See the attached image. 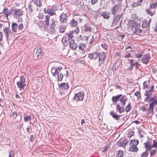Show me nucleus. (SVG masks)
<instances>
[{
    "mask_svg": "<svg viewBox=\"0 0 157 157\" xmlns=\"http://www.w3.org/2000/svg\"><path fill=\"white\" fill-rule=\"evenodd\" d=\"M24 27V26L22 23L21 24L18 26V30H22Z\"/></svg>",
    "mask_w": 157,
    "mask_h": 157,
    "instance_id": "nucleus-49",
    "label": "nucleus"
},
{
    "mask_svg": "<svg viewBox=\"0 0 157 157\" xmlns=\"http://www.w3.org/2000/svg\"><path fill=\"white\" fill-rule=\"evenodd\" d=\"M134 64H131L130 67H129V69L130 71H131L133 68L134 66Z\"/></svg>",
    "mask_w": 157,
    "mask_h": 157,
    "instance_id": "nucleus-61",
    "label": "nucleus"
},
{
    "mask_svg": "<svg viewBox=\"0 0 157 157\" xmlns=\"http://www.w3.org/2000/svg\"><path fill=\"white\" fill-rule=\"evenodd\" d=\"M138 98L140 97V93L138 91L136 92L134 94Z\"/></svg>",
    "mask_w": 157,
    "mask_h": 157,
    "instance_id": "nucleus-54",
    "label": "nucleus"
},
{
    "mask_svg": "<svg viewBox=\"0 0 157 157\" xmlns=\"http://www.w3.org/2000/svg\"><path fill=\"white\" fill-rule=\"evenodd\" d=\"M39 18L40 19H42L44 17V15L40 13L38 15Z\"/></svg>",
    "mask_w": 157,
    "mask_h": 157,
    "instance_id": "nucleus-58",
    "label": "nucleus"
},
{
    "mask_svg": "<svg viewBox=\"0 0 157 157\" xmlns=\"http://www.w3.org/2000/svg\"><path fill=\"white\" fill-rule=\"evenodd\" d=\"M150 58V56L149 54H145L142 56L141 61L144 64H146L148 63Z\"/></svg>",
    "mask_w": 157,
    "mask_h": 157,
    "instance_id": "nucleus-9",
    "label": "nucleus"
},
{
    "mask_svg": "<svg viewBox=\"0 0 157 157\" xmlns=\"http://www.w3.org/2000/svg\"><path fill=\"white\" fill-rule=\"evenodd\" d=\"M59 87L62 89H67L69 87V85L67 83H62L59 85Z\"/></svg>",
    "mask_w": 157,
    "mask_h": 157,
    "instance_id": "nucleus-24",
    "label": "nucleus"
},
{
    "mask_svg": "<svg viewBox=\"0 0 157 157\" xmlns=\"http://www.w3.org/2000/svg\"><path fill=\"white\" fill-rule=\"evenodd\" d=\"M106 55L105 53L103 52L99 54V60L101 62V63H103L104 60L105 58Z\"/></svg>",
    "mask_w": 157,
    "mask_h": 157,
    "instance_id": "nucleus-27",
    "label": "nucleus"
},
{
    "mask_svg": "<svg viewBox=\"0 0 157 157\" xmlns=\"http://www.w3.org/2000/svg\"><path fill=\"white\" fill-rule=\"evenodd\" d=\"M151 21V20H149L148 21L146 19L144 20L143 21V22L142 25V27L143 28H145L149 26L150 25Z\"/></svg>",
    "mask_w": 157,
    "mask_h": 157,
    "instance_id": "nucleus-22",
    "label": "nucleus"
},
{
    "mask_svg": "<svg viewBox=\"0 0 157 157\" xmlns=\"http://www.w3.org/2000/svg\"><path fill=\"white\" fill-rule=\"evenodd\" d=\"M157 6V2L153 4H150V7L151 8L155 9H155H156Z\"/></svg>",
    "mask_w": 157,
    "mask_h": 157,
    "instance_id": "nucleus-42",
    "label": "nucleus"
},
{
    "mask_svg": "<svg viewBox=\"0 0 157 157\" xmlns=\"http://www.w3.org/2000/svg\"><path fill=\"white\" fill-rule=\"evenodd\" d=\"M126 50L127 52L131 51L132 50V48L131 46H129L126 48Z\"/></svg>",
    "mask_w": 157,
    "mask_h": 157,
    "instance_id": "nucleus-57",
    "label": "nucleus"
},
{
    "mask_svg": "<svg viewBox=\"0 0 157 157\" xmlns=\"http://www.w3.org/2000/svg\"><path fill=\"white\" fill-rule=\"evenodd\" d=\"M62 69V67H58L56 69H52V72L53 75L55 76L57 75L58 80L59 81H61L63 78V75L60 73V71Z\"/></svg>",
    "mask_w": 157,
    "mask_h": 157,
    "instance_id": "nucleus-3",
    "label": "nucleus"
},
{
    "mask_svg": "<svg viewBox=\"0 0 157 157\" xmlns=\"http://www.w3.org/2000/svg\"><path fill=\"white\" fill-rule=\"evenodd\" d=\"M94 57V59H96L99 57V54L97 53H93Z\"/></svg>",
    "mask_w": 157,
    "mask_h": 157,
    "instance_id": "nucleus-50",
    "label": "nucleus"
},
{
    "mask_svg": "<svg viewBox=\"0 0 157 157\" xmlns=\"http://www.w3.org/2000/svg\"><path fill=\"white\" fill-rule=\"evenodd\" d=\"M5 36H6L7 40H8L9 34L11 32L10 30L6 27L3 29Z\"/></svg>",
    "mask_w": 157,
    "mask_h": 157,
    "instance_id": "nucleus-20",
    "label": "nucleus"
},
{
    "mask_svg": "<svg viewBox=\"0 0 157 157\" xmlns=\"http://www.w3.org/2000/svg\"><path fill=\"white\" fill-rule=\"evenodd\" d=\"M101 47L102 48L105 49V50H106L107 48V45L104 43H103L101 44Z\"/></svg>",
    "mask_w": 157,
    "mask_h": 157,
    "instance_id": "nucleus-48",
    "label": "nucleus"
},
{
    "mask_svg": "<svg viewBox=\"0 0 157 157\" xmlns=\"http://www.w3.org/2000/svg\"><path fill=\"white\" fill-rule=\"evenodd\" d=\"M152 141V147H155L156 149L157 148V141L155 140H153Z\"/></svg>",
    "mask_w": 157,
    "mask_h": 157,
    "instance_id": "nucleus-43",
    "label": "nucleus"
},
{
    "mask_svg": "<svg viewBox=\"0 0 157 157\" xmlns=\"http://www.w3.org/2000/svg\"><path fill=\"white\" fill-rule=\"evenodd\" d=\"M28 8L29 11L32 12L34 11L35 9H37V7L34 5L30 4L29 5Z\"/></svg>",
    "mask_w": 157,
    "mask_h": 157,
    "instance_id": "nucleus-29",
    "label": "nucleus"
},
{
    "mask_svg": "<svg viewBox=\"0 0 157 157\" xmlns=\"http://www.w3.org/2000/svg\"><path fill=\"white\" fill-rule=\"evenodd\" d=\"M110 13L106 11L103 12L101 13V16L104 19H109L110 18Z\"/></svg>",
    "mask_w": 157,
    "mask_h": 157,
    "instance_id": "nucleus-16",
    "label": "nucleus"
},
{
    "mask_svg": "<svg viewBox=\"0 0 157 157\" xmlns=\"http://www.w3.org/2000/svg\"><path fill=\"white\" fill-rule=\"evenodd\" d=\"M3 12L4 14L6 16V18H7L8 16L11 13V11L8 10L7 8L4 9L3 10Z\"/></svg>",
    "mask_w": 157,
    "mask_h": 157,
    "instance_id": "nucleus-30",
    "label": "nucleus"
},
{
    "mask_svg": "<svg viewBox=\"0 0 157 157\" xmlns=\"http://www.w3.org/2000/svg\"><path fill=\"white\" fill-rule=\"evenodd\" d=\"M67 26V24H62L59 28V32L60 33H63L66 30Z\"/></svg>",
    "mask_w": 157,
    "mask_h": 157,
    "instance_id": "nucleus-21",
    "label": "nucleus"
},
{
    "mask_svg": "<svg viewBox=\"0 0 157 157\" xmlns=\"http://www.w3.org/2000/svg\"><path fill=\"white\" fill-rule=\"evenodd\" d=\"M111 11L112 14L114 15L118 14V6L117 5H115L113 7Z\"/></svg>",
    "mask_w": 157,
    "mask_h": 157,
    "instance_id": "nucleus-17",
    "label": "nucleus"
},
{
    "mask_svg": "<svg viewBox=\"0 0 157 157\" xmlns=\"http://www.w3.org/2000/svg\"><path fill=\"white\" fill-rule=\"evenodd\" d=\"M45 21H40L38 23V25L40 27H44L45 25Z\"/></svg>",
    "mask_w": 157,
    "mask_h": 157,
    "instance_id": "nucleus-39",
    "label": "nucleus"
},
{
    "mask_svg": "<svg viewBox=\"0 0 157 157\" xmlns=\"http://www.w3.org/2000/svg\"><path fill=\"white\" fill-rule=\"evenodd\" d=\"M32 131V129L30 127L29 128L28 127L27 128V131L28 132H30Z\"/></svg>",
    "mask_w": 157,
    "mask_h": 157,
    "instance_id": "nucleus-62",
    "label": "nucleus"
},
{
    "mask_svg": "<svg viewBox=\"0 0 157 157\" xmlns=\"http://www.w3.org/2000/svg\"><path fill=\"white\" fill-rule=\"evenodd\" d=\"M91 3L92 4H94L97 3L98 0H91Z\"/></svg>",
    "mask_w": 157,
    "mask_h": 157,
    "instance_id": "nucleus-59",
    "label": "nucleus"
},
{
    "mask_svg": "<svg viewBox=\"0 0 157 157\" xmlns=\"http://www.w3.org/2000/svg\"><path fill=\"white\" fill-rule=\"evenodd\" d=\"M127 100V98L125 96H121L119 100V103L116 105V109L119 112V113L121 114L124 111V105L126 101Z\"/></svg>",
    "mask_w": 157,
    "mask_h": 157,
    "instance_id": "nucleus-1",
    "label": "nucleus"
},
{
    "mask_svg": "<svg viewBox=\"0 0 157 157\" xmlns=\"http://www.w3.org/2000/svg\"><path fill=\"white\" fill-rule=\"evenodd\" d=\"M152 140H147L146 143H144L145 147L147 150H150L152 147Z\"/></svg>",
    "mask_w": 157,
    "mask_h": 157,
    "instance_id": "nucleus-11",
    "label": "nucleus"
},
{
    "mask_svg": "<svg viewBox=\"0 0 157 157\" xmlns=\"http://www.w3.org/2000/svg\"><path fill=\"white\" fill-rule=\"evenodd\" d=\"M73 31H74V33L75 32V33L76 34L79 33L80 31V29L79 28L77 27Z\"/></svg>",
    "mask_w": 157,
    "mask_h": 157,
    "instance_id": "nucleus-52",
    "label": "nucleus"
},
{
    "mask_svg": "<svg viewBox=\"0 0 157 157\" xmlns=\"http://www.w3.org/2000/svg\"><path fill=\"white\" fill-rule=\"evenodd\" d=\"M131 109V107L130 106V104L129 103L125 107V111L127 112H129Z\"/></svg>",
    "mask_w": 157,
    "mask_h": 157,
    "instance_id": "nucleus-44",
    "label": "nucleus"
},
{
    "mask_svg": "<svg viewBox=\"0 0 157 157\" xmlns=\"http://www.w3.org/2000/svg\"><path fill=\"white\" fill-rule=\"evenodd\" d=\"M140 27L139 26H138L137 27L135 28L134 33L138 35H140L142 32V30L139 29V28H140Z\"/></svg>",
    "mask_w": 157,
    "mask_h": 157,
    "instance_id": "nucleus-33",
    "label": "nucleus"
},
{
    "mask_svg": "<svg viewBox=\"0 0 157 157\" xmlns=\"http://www.w3.org/2000/svg\"><path fill=\"white\" fill-rule=\"evenodd\" d=\"M94 37L93 36H91V38L90 39V44H93L94 41Z\"/></svg>",
    "mask_w": 157,
    "mask_h": 157,
    "instance_id": "nucleus-53",
    "label": "nucleus"
},
{
    "mask_svg": "<svg viewBox=\"0 0 157 157\" xmlns=\"http://www.w3.org/2000/svg\"><path fill=\"white\" fill-rule=\"evenodd\" d=\"M77 21L74 19L71 20L70 23L71 25L73 27H76L77 25Z\"/></svg>",
    "mask_w": 157,
    "mask_h": 157,
    "instance_id": "nucleus-34",
    "label": "nucleus"
},
{
    "mask_svg": "<svg viewBox=\"0 0 157 157\" xmlns=\"http://www.w3.org/2000/svg\"><path fill=\"white\" fill-rule=\"evenodd\" d=\"M33 2L36 5V6L40 7L42 5V3L40 0H33Z\"/></svg>",
    "mask_w": 157,
    "mask_h": 157,
    "instance_id": "nucleus-31",
    "label": "nucleus"
},
{
    "mask_svg": "<svg viewBox=\"0 0 157 157\" xmlns=\"http://www.w3.org/2000/svg\"><path fill=\"white\" fill-rule=\"evenodd\" d=\"M86 46L85 44L82 43H80L79 45L78 48L80 50L83 52L85 51L86 49Z\"/></svg>",
    "mask_w": 157,
    "mask_h": 157,
    "instance_id": "nucleus-26",
    "label": "nucleus"
},
{
    "mask_svg": "<svg viewBox=\"0 0 157 157\" xmlns=\"http://www.w3.org/2000/svg\"><path fill=\"white\" fill-rule=\"evenodd\" d=\"M148 155V153L146 151L143 153L141 154L140 157H147Z\"/></svg>",
    "mask_w": 157,
    "mask_h": 157,
    "instance_id": "nucleus-47",
    "label": "nucleus"
},
{
    "mask_svg": "<svg viewBox=\"0 0 157 157\" xmlns=\"http://www.w3.org/2000/svg\"><path fill=\"white\" fill-rule=\"evenodd\" d=\"M154 86H150L148 88V89L145 90V95L146 96H150V95L151 94L153 91V87Z\"/></svg>",
    "mask_w": 157,
    "mask_h": 157,
    "instance_id": "nucleus-14",
    "label": "nucleus"
},
{
    "mask_svg": "<svg viewBox=\"0 0 157 157\" xmlns=\"http://www.w3.org/2000/svg\"><path fill=\"white\" fill-rule=\"evenodd\" d=\"M115 86L116 89H119L121 88L120 86L118 84H115Z\"/></svg>",
    "mask_w": 157,
    "mask_h": 157,
    "instance_id": "nucleus-64",
    "label": "nucleus"
},
{
    "mask_svg": "<svg viewBox=\"0 0 157 157\" xmlns=\"http://www.w3.org/2000/svg\"><path fill=\"white\" fill-rule=\"evenodd\" d=\"M157 104V100H155L153 102H151L150 103L149 107L148 109H146L147 111V114L148 115L151 114H153L154 112V107L156 106Z\"/></svg>",
    "mask_w": 157,
    "mask_h": 157,
    "instance_id": "nucleus-7",
    "label": "nucleus"
},
{
    "mask_svg": "<svg viewBox=\"0 0 157 157\" xmlns=\"http://www.w3.org/2000/svg\"><path fill=\"white\" fill-rule=\"evenodd\" d=\"M74 31H70L66 34V36L64 37L62 39V41H64L65 43H66L68 40H74L73 39L74 37L73 35Z\"/></svg>",
    "mask_w": 157,
    "mask_h": 157,
    "instance_id": "nucleus-6",
    "label": "nucleus"
},
{
    "mask_svg": "<svg viewBox=\"0 0 157 157\" xmlns=\"http://www.w3.org/2000/svg\"><path fill=\"white\" fill-rule=\"evenodd\" d=\"M18 25L16 23L13 22L11 25L12 30L14 32H17L18 30Z\"/></svg>",
    "mask_w": 157,
    "mask_h": 157,
    "instance_id": "nucleus-25",
    "label": "nucleus"
},
{
    "mask_svg": "<svg viewBox=\"0 0 157 157\" xmlns=\"http://www.w3.org/2000/svg\"><path fill=\"white\" fill-rule=\"evenodd\" d=\"M15 155V152L11 150L9 152V157H14Z\"/></svg>",
    "mask_w": 157,
    "mask_h": 157,
    "instance_id": "nucleus-45",
    "label": "nucleus"
},
{
    "mask_svg": "<svg viewBox=\"0 0 157 157\" xmlns=\"http://www.w3.org/2000/svg\"><path fill=\"white\" fill-rule=\"evenodd\" d=\"M23 11H22L21 10L19 9L15 10V14L18 16H21L23 14Z\"/></svg>",
    "mask_w": 157,
    "mask_h": 157,
    "instance_id": "nucleus-36",
    "label": "nucleus"
},
{
    "mask_svg": "<svg viewBox=\"0 0 157 157\" xmlns=\"http://www.w3.org/2000/svg\"><path fill=\"white\" fill-rule=\"evenodd\" d=\"M109 113L110 115L112 116L113 118L116 120H119L120 117L121 116V115H117L116 114V113H114L113 111H111Z\"/></svg>",
    "mask_w": 157,
    "mask_h": 157,
    "instance_id": "nucleus-18",
    "label": "nucleus"
},
{
    "mask_svg": "<svg viewBox=\"0 0 157 157\" xmlns=\"http://www.w3.org/2000/svg\"><path fill=\"white\" fill-rule=\"evenodd\" d=\"M129 25L132 27L134 28H136L138 27V26L140 27V25L135 22L133 20L130 21L129 23Z\"/></svg>",
    "mask_w": 157,
    "mask_h": 157,
    "instance_id": "nucleus-23",
    "label": "nucleus"
},
{
    "mask_svg": "<svg viewBox=\"0 0 157 157\" xmlns=\"http://www.w3.org/2000/svg\"><path fill=\"white\" fill-rule=\"evenodd\" d=\"M67 19V15L65 13H62L59 16V20L61 22V24H66Z\"/></svg>",
    "mask_w": 157,
    "mask_h": 157,
    "instance_id": "nucleus-10",
    "label": "nucleus"
},
{
    "mask_svg": "<svg viewBox=\"0 0 157 157\" xmlns=\"http://www.w3.org/2000/svg\"><path fill=\"white\" fill-rule=\"evenodd\" d=\"M84 31L86 32H90L91 31V29L89 26L87 25L84 26Z\"/></svg>",
    "mask_w": 157,
    "mask_h": 157,
    "instance_id": "nucleus-35",
    "label": "nucleus"
},
{
    "mask_svg": "<svg viewBox=\"0 0 157 157\" xmlns=\"http://www.w3.org/2000/svg\"><path fill=\"white\" fill-rule=\"evenodd\" d=\"M84 94L83 92H79L75 94L73 98V99L76 101H82L83 99Z\"/></svg>",
    "mask_w": 157,
    "mask_h": 157,
    "instance_id": "nucleus-8",
    "label": "nucleus"
},
{
    "mask_svg": "<svg viewBox=\"0 0 157 157\" xmlns=\"http://www.w3.org/2000/svg\"><path fill=\"white\" fill-rule=\"evenodd\" d=\"M142 53L141 52H138L135 54V56L137 58H140L142 57Z\"/></svg>",
    "mask_w": 157,
    "mask_h": 157,
    "instance_id": "nucleus-41",
    "label": "nucleus"
},
{
    "mask_svg": "<svg viewBox=\"0 0 157 157\" xmlns=\"http://www.w3.org/2000/svg\"><path fill=\"white\" fill-rule=\"evenodd\" d=\"M131 54L130 53H128L124 56V58H129L131 57Z\"/></svg>",
    "mask_w": 157,
    "mask_h": 157,
    "instance_id": "nucleus-63",
    "label": "nucleus"
},
{
    "mask_svg": "<svg viewBox=\"0 0 157 157\" xmlns=\"http://www.w3.org/2000/svg\"><path fill=\"white\" fill-rule=\"evenodd\" d=\"M36 54L38 57L39 56H42V49L41 48H39L37 49Z\"/></svg>",
    "mask_w": 157,
    "mask_h": 157,
    "instance_id": "nucleus-37",
    "label": "nucleus"
},
{
    "mask_svg": "<svg viewBox=\"0 0 157 157\" xmlns=\"http://www.w3.org/2000/svg\"><path fill=\"white\" fill-rule=\"evenodd\" d=\"M88 56L90 59H92L94 57L93 53H89Z\"/></svg>",
    "mask_w": 157,
    "mask_h": 157,
    "instance_id": "nucleus-56",
    "label": "nucleus"
},
{
    "mask_svg": "<svg viewBox=\"0 0 157 157\" xmlns=\"http://www.w3.org/2000/svg\"><path fill=\"white\" fill-rule=\"evenodd\" d=\"M155 10L153 9L151 7L146 10V12L147 13L151 16H153L155 14Z\"/></svg>",
    "mask_w": 157,
    "mask_h": 157,
    "instance_id": "nucleus-19",
    "label": "nucleus"
},
{
    "mask_svg": "<svg viewBox=\"0 0 157 157\" xmlns=\"http://www.w3.org/2000/svg\"><path fill=\"white\" fill-rule=\"evenodd\" d=\"M85 120L83 119H82L81 121V124L82 125H83L84 126L85 125Z\"/></svg>",
    "mask_w": 157,
    "mask_h": 157,
    "instance_id": "nucleus-60",
    "label": "nucleus"
},
{
    "mask_svg": "<svg viewBox=\"0 0 157 157\" xmlns=\"http://www.w3.org/2000/svg\"><path fill=\"white\" fill-rule=\"evenodd\" d=\"M44 11L45 12H47V13L50 15V16L56 14L55 10L53 9H48L46 10H45V9H44Z\"/></svg>",
    "mask_w": 157,
    "mask_h": 157,
    "instance_id": "nucleus-15",
    "label": "nucleus"
},
{
    "mask_svg": "<svg viewBox=\"0 0 157 157\" xmlns=\"http://www.w3.org/2000/svg\"><path fill=\"white\" fill-rule=\"evenodd\" d=\"M155 98L154 97H151L150 96H147L145 98L144 101H148V102H153L156 100H154Z\"/></svg>",
    "mask_w": 157,
    "mask_h": 157,
    "instance_id": "nucleus-32",
    "label": "nucleus"
},
{
    "mask_svg": "<svg viewBox=\"0 0 157 157\" xmlns=\"http://www.w3.org/2000/svg\"><path fill=\"white\" fill-rule=\"evenodd\" d=\"M122 96L121 95H117L115 97H113L112 99V100L114 104H116V102L119 100L120 97Z\"/></svg>",
    "mask_w": 157,
    "mask_h": 157,
    "instance_id": "nucleus-28",
    "label": "nucleus"
},
{
    "mask_svg": "<svg viewBox=\"0 0 157 157\" xmlns=\"http://www.w3.org/2000/svg\"><path fill=\"white\" fill-rule=\"evenodd\" d=\"M10 118L13 120H17L18 121L19 120H21V115L20 116V117L18 118V115L17 113L15 112L13 113L10 116Z\"/></svg>",
    "mask_w": 157,
    "mask_h": 157,
    "instance_id": "nucleus-12",
    "label": "nucleus"
},
{
    "mask_svg": "<svg viewBox=\"0 0 157 157\" xmlns=\"http://www.w3.org/2000/svg\"><path fill=\"white\" fill-rule=\"evenodd\" d=\"M24 121L25 122H27L31 120V116H25L24 117Z\"/></svg>",
    "mask_w": 157,
    "mask_h": 157,
    "instance_id": "nucleus-40",
    "label": "nucleus"
},
{
    "mask_svg": "<svg viewBox=\"0 0 157 157\" xmlns=\"http://www.w3.org/2000/svg\"><path fill=\"white\" fill-rule=\"evenodd\" d=\"M46 25L48 27L50 26L49 29H51L52 32H54L55 31V29L56 26V21L53 19H52L51 20L50 22V16L47 15L45 17V20Z\"/></svg>",
    "mask_w": 157,
    "mask_h": 157,
    "instance_id": "nucleus-2",
    "label": "nucleus"
},
{
    "mask_svg": "<svg viewBox=\"0 0 157 157\" xmlns=\"http://www.w3.org/2000/svg\"><path fill=\"white\" fill-rule=\"evenodd\" d=\"M69 44L70 48L73 50L76 49L77 45L76 44L74 40H71L69 41Z\"/></svg>",
    "mask_w": 157,
    "mask_h": 157,
    "instance_id": "nucleus-13",
    "label": "nucleus"
},
{
    "mask_svg": "<svg viewBox=\"0 0 157 157\" xmlns=\"http://www.w3.org/2000/svg\"><path fill=\"white\" fill-rule=\"evenodd\" d=\"M139 143L138 140H132L130 143V145L129 150L132 151H136L138 150L137 147V145Z\"/></svg>",
    "mask_w": 157,
    "mask_h": 157,
    "instance_id": "nucleus-5",
    "label": "nucleus"
},
{
    "mask_svg": "<svg viewBox=\"0 0 157 157\" xmlns=\"http://www.w3.org/2000/svg\"><path fill=\"white\" fill-rule=\"evenodd\" d=\"M139 133L140 136L141 137H142L143 136V134H144V132L142 130H139L138 131Z\"/></svg>",
    "mask_w": 157,
    "mask_h": 157,
    "instance_id": "nucleus-51",
    "label": "nucleus"
},
{
    "mask_svg": "<svg viewBox=\"0 0 157 157\" xmlns=\"http://www.w3.org/2000/svg\"><path fill=\"white\" fill-rule=\"evenodd\" d=\"M124 152L121 150H119L117 154V157H123Z\"/></svg>",
    "mask_w": 157,
    "mask_h": 157,
    "instance_id": "nucleus-38",
    "label": "nucleus"
},
{
    "mask_svg": "<svg viewBox=\"0 0 157 157\" xmlns=\"http://www.w3.org/2000/svg\"><path fill=\"white\" fill-rule=\"evenodd\" d=\"M156 152V149H154L151 151L150 152V154L151 155H153Z\"/></svg>",
    "mask_w": 157,
    "mask_h": 157,
    "instance_id": "nucleus-55",
    "label": "nucleus"
},
{
    "mask_svg": "<svg viewBox=\"0 0 157 157\" xmlns=\"http://www.w3.org/2000/svg\"><path fill=\"white\" fill-rule=\"evenodd\" d=\"M144 88H147V89L150 86L148 84V82L147 81H145L144 82Z\"/></svg>",
    "mask_w": 157,
    "mask_h": 157,
    "instance_id": "nucleus-46",
    "label": "nucleus"
},
{
    "mask_svg": "<svg viewBox=\"0 0 157 157\" xmlns=\"http://www.w3.org/2000/svg\"><path fill=\"white\" fill-rule=\"evenodd\" d=\"M20 80L17 82V87L19 88L20 90H24L25 86H26L25 83V79L24 76H21L20 78Z\"/></svg>",
    "mask_w": 157,
    "mask_h": 157,
    "instance_id": "nucleus-4",
    "label": "nucleus"
}]
</instances>
